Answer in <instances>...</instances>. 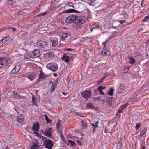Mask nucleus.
I'll return each mask as SVG.
<instances>
[{
	"label": "nucleus",
	"instance_id": "obj_1",
	"mask_svg": "<svg viewBox=\"0 0 149 149\" xmlns=\"http://www.w3.org/2000/svg\"><path fill=\"white\" fill-rule=\"evenodd\" d=\"M86 19L84 17H80L74 15H70L68 16L65 19V22L68 24L73 23H75L76 25L80 26L81 24L84 23L86 21Z\"/></svg>",
	"mask_w": 149,
	"mask_h": 149
},
{
	"label": "nucleus",
	"instance_id": "obj_2",
	"mask_svg": "<svg viewBox=\"0 0 149 149\" xmlns=\"http://www.w3.org/2000/svg\"><path fill=\"white\" fill-rule=\"evenodd\" d=\"M45 141L43 142V145L45 148L47 149H52L54 144L51 140L44 137Z\"/></svg>",
	"mask_w": 149,
	"mask_h": 149
},
{
	"label": "nucleus",
	"instance_id": "obj_3",
	"mask_svg": "<svg viewBox=\"0 0 149 149\" xmlns=\"http://www.w3.org/2000/svg\"><path fill=\"white\" fill-rule=\"evenodd\" d=\"M46 67L53 72L56 71L58 68V66L57 63L53 62L47 64L46 65Z\"/></svg>",
	"mask_w": 149,
	"mask_h": 149
},
{
	"label": "nucleus",
	"instance_id": "obj_4",
	"mask_svg": "<svg viewBox=\"0 0 149 149\" xmlns=\"http://www.w3.org/2000/svg\"><path fill=\"white\" fill-rule=\"evenodd\" d=\"M8 63V61L6 59L0 57V68L6 66Z\"/></svg>",
	"mask_w": 149,
	"mask_h": 149
},
{
	"label": "nucleus",
	"instance_id": "obj_5",
	"mask_svg": "<svg viewBox=\"0 0 149 149\" xmlns=\"http://www.w3.org/2000/svg\"><path fill=\"white\" fill-rule=\"evenodd\" d=\"M20 65L19 63H16L13 69L11 71V73L14 74L19 72L20 70Z\"/></svg>",
	"mask_w": 149,
	"mask_h": 149
},
{
	"label": "nucleus",
	"instance_id": "obj_6",
	"mask_svg": "<svg viewBox=\"0 0 149 149\" xmlns=\"http://www.w3.org/2000/svg\"><path fill=\"white\" fill-rule=\"evenodd\" d=\"M126 88L125 84H121L118 87L117 91L119 93H123L125 91Z\"/></svg>",
	"mask_w": 149,
	"mask_h": 149
},
{
	"label": "nucleus",
	"instance_id": "obj_7",
	"mask_svg": "<svg viewBox=\"0 0 149 149\" xmlns=\"http://www.w3.org/2000/svg\"><path fill=\"white\" fill-rule=\"evenodd\" d=\"M81 95L84 98L87 99L90 98L91 93L90 91L85 90L81 93Z\"/></svg>",
	"mask_w": 149,
	"mask_h": 149
},
{
	"label": "nucleus",
	"instance_id": "obj_8",
	"mask_svg": "<svg viewBox=\"0 0 149 149\" xmlns=\"http://www.w3.org/2000/svg\"><path fill=\"white\" fill-rule=\"evenodd\" d=\"M37 45L41 48H44L47 46V42L42 40H38L37 42Z\"/></svg>",
	"mask_w": 149,
	"mask_h": 149
},
{
	"label": "nucleus",
	"instance_id": "obj_9",
	"mask_svg": "<svg viewBox=\"0 0 149 149\" xmlns=\"http://www.w3.org/2000/svg\"><path fill=\"white\" fill-rule=\"evenodd\" d=\"M68 55V54H64L61 58L62 60L65 63L69 62L70 59L71 58V57Z\"/></svg>",
	"mask_w": 149,
	"mask_h": 149
},
{
	"label": "nucleus",
	"instance_id": "obj_10",
	"mask_svg": "<svg viewBox=\"0 0 149 149\" xmlns=\"http://www.w3.org/2000/svg\"><path fill=\"white\" fill-rule=\"evenodd\" d=\"M101 54L104 56H108L111 55V52L108 49H104L101 52Z\"/></svg>",
	"mask_w": 149,
	"mask_h": 149
},
{
	"label": "nucleus",
	"instance_id": "obj_11",
	"mask_svg": "<svg viewBox=\"0 0 149 149\" xmlns=\"http://www.w3.org/2000/svg\"><path fill=\"white\" fill-rule=\"evenodd\" d=\"M32 130L35 132H38L39 130V122H37L33 124L32 127Z\"/></svg>",
	"mask_w": 149,
	"mask_h": 149
},
{
	"label": "nucleus",
	"instance_id": "obj_12",
	"mask_svg": "<svg viewBox=\"0 0 149 149\" xmlns=\"http://www.w3.org/2000/svg\"><path fill=\"white\" fill-rule=\"evenodd\" d=\"M50 40L52 42V45L53 47L56 46L58 44V39L56 37H52L51 38Z\"/></svg>",
	"mask_w": 149,
	"mask_h": 149
},
{
	"label": "nucleus",
	"instance_id": "obj_13",
	"mask_svg": "<svg viewBox=\"0 0 149 149\" xmlns=\"http://www.w3.org/2000/svg\"><path fill=\"white\" fill-rule=\"evenodd\" d=\"M47 75L44 73L42 71H40L39 74L38 80H40L44 79L45 78H47Z\"/></svg>",
	"mask_w": 149,
	"mask_h": 149
},
{
	"label": "nucleus",
	"instance_id": "obj_14",
	"mask_svg": "<svg viewBox=\"0 0 149 149\" xmlns=\"http://www.w3.org/2000/svg\"><path fill=\"white\" fill-rule=\"evenodd\" d=\"M24 120V114H22L19 115L17 117V121L18 122L21 123L23 122Z\"/></svg>",
	"mask_w": 149,
	"mask_h": 149
},
{
	"label": "nucleus",
	"instance_id": "obj_15",
	"mask_svg": "<svg viewBox=\"0 0 149 149\" xmlns=\"http://www.w3.org/2000/svg\"><path fill=\"white\" fill-rule=\"evenodd\" d=\"M65 143L70 146L75 147L76 144L75 142L72 140H68L65 142Z\"/></svg>",
	"mask_w": 149,
	"mask_h": 149
},
{
	"label": "nucleus",
	"instance_id": "obj_16",
	"mask_svg": "<svg viewBox=\"0 0 149 149\" xmlns=\"http://www.w3.org/2000/svg\"><path fill=\"white\" fill-rule=\"evenodd\" d=\"M58 81H55L52 84L51 88L50 91L53 92L55 89V88L57 85Z\"/></svg>",
	"mask_w": 149,
	"mask_h": 149
},
{
	"label": "nucleus",
	"instance_id": "obj_17",
	"mask_svg": "<svg viewBox=\"0 0 149 149\" xmlns=\"http://www.w3.org/2000/svg\"><path fill=\"white\" fill-rule=\"evenodd\" d=\"M32 53L34 56L38 57L40 54V51L37 49L34 50Z\"/></svg>",
	"mask_w": 149,
	"mask_h": 149
},
{
	"label": "nucleus",
	"instance_id": "obj_18",
	"mask_svg": "<svg viewBox=\"0 0 149 149\" xmlns=\"http://www.w3.org/2000/svg\"><path fill=\"white\" fill-rule=\"evenodd\" d=\"M31 55L28 52H26L24 54V59H28L31 58Z\"/></svg>",
	"mask_w": 149,
	"mask_h": 149
},
{
	"label": "nucleus",
	"instance_id": "obj_19",
	"mask_svg": "<svg viewBox=\"0 0 149 149\" xmlns=\"http://www.w3.org/2000/svg\"><path fill=\"white\" fill-rule=\"evenodd\" d=\"M52 130L51 128H49L47 130L46 132V136L49 137L51 136Z\"/></svg>",
	"mask_w": 149,
	"mask_h": 149
},
{
	"label": "nucleus",
	"instance_id": "obj_20",
	"mask_svg": "<svg viewBox=\"0 0 149 149\" xmlns=\"http://www.w3.org/2000/svg\"><path fill=\"white\" fill-rule=\"evenodd\" d=\"M69 33H63L61 36L62 40H64L66 38H67L69 35Z\"/></svg>",
	"mask_w": 149,
	"mask_h": 149
},
{
	"label": "nucleus",
	"instance_id": "obj_21",
	"mask_svg": "<svg viewBox=\"0 0 149 149\" xmlns=\"http://www.w3.org/2000/svg\"><path fill=\"white\" fill-rule=\"evenodd\" d=\"M81 125L82 127L84 129H86L87 125L86 122L85 121H82L81 123Z\"/></svg>",
	"mask_w": 149,
	"mask_h": 149
},
{
	"label": "nucleus",
	"instance_id": "obj_22",
	"mask_svg": "<svg viewBox=\"0 0 149 149\" xmlns=\"http://www.w3.org/2000/svg\"><path fill=\"white\" fill-rule=\"evenodd\" d=\"M84 57L86 59H88L89 57V55L87 53L86 51L84 50L83 52Z\"/></svg>",
	"mask_w": 149,
	"mask_h": 149
},
{
	"label": "nucleus",
	"instance_id": "obj_23",
	"mask_svg": "<svg viewBox=\"0 0 149 149\" xmlns=\"http://www.w3.org/2000/svg\"><path fill=\"white\" fill-rule=\"evenodd\" d=\"M136 126L135 128L136 130H138L140 129L141 127V122H138L136 123Z\"/></svg>",
	"mask_w": 149,
	"mask_h": 149
},
{
	"label": "nucleus",
	"instance_id": "obj_24",
	"mask_svg": "<svg viewBox=\"0 0 149 149\" xmlns=\"http://www.w3.org/2000/svg\"><path fill=\"white\" fill-rule=\"evenodd\" d=\"M54 54L52 52H50L46 54L45 56L49 58L52 57L54 56Z\"/></svg>",
	"mask_w": 149,
	"mask_h": 149
},
{
	"label": "nucleus",
	"instance_id": "obj_25",
	"mask_svg": "<svg viewBox=\"0 0 149 149\" xmlns=\"http://www.w3.org/2000/svg\"><path fill=\"white\" fill-rule=\"evenodd\" d=\"M99 26V24L96 25L95 24H93L91 26L90 28L91 31H92L93 29L97 28Z\"/></svg>",
	"mask_w": 149,
	"mask_h": 149
},
{
	"label": "nucleus",
	"instance_id": "obj_26",
	"mask_svg": "<svg viewBox=\"0 0 149 149\" xmlns=\"http://www.w3.org/2000/svg\"><path fill=\"white\" fill-rule=\"evenodd\" d=\"M26 77L31 81H32L34 79V75L32 74L28 75Z\"/></svg>",
	"mask_w": 149,
	"mask_h": 149
},
{
	"label": "nucleus",
	"instance_id": "obj_27",
	"mask_svg": "<svg viewBox=\"0 0 149 149\" xmlns=\"http://www.w3.org/2000/svg\"><path fill=\"white\" fill-rule=\"evenodd\" d=\"M102 86H100L98 88L97 90L99 91L100 93L102 95H104V93L102 91Z\"/></svg>",
	"mask_w": 149,
	"mask_h": 149
},
{
	"label": "nucleus",
	"instance_id": "obj_28",
	"mask_svg": "<svg viewBox=\"0 0 149 149\" xmlns=\"http://www.w3.org/2000/svg\"><path fill=\"white\" fill-rule=\"evenodd\" d=\"M129 60V63L131 64H134L136 62L135 59L132 57H130Z\"/></svg>",
	"mask_w": 149,
	"mask_h": 149
},
{
	"label": "nucleus",
	"instance_id": "obj_29",
	"mask_svg": "<svg viewBox=\"0 0 149 149\" xmlns=\"http://www.w3.org/2000/svg\"><path fill=\"white\" fill-rule=\"evenodd\" d=\"M114 89L112 88L110 89V90L108 92V94L109 95L112 96L113 95Z\"/></svg>",
	"mask_w": 149,
	"mask_h": 149
},
{
	"label": "nucleus",
	"instance_id": "obj_30",
	"mask_svg": "<svg viewBox=\"0 0 149 149\" xmlns=\"http://www.w3.org/2000/svg\"><path fill=\"white\" fill-rule=\"evenodd\" d=\"M39 145L37 144L33 143V144L30 147L32 149H37L38 147H39Z\"/></svg>",
	"mask_w": 149,
	"mask_h": 149
},
{
	"label": "nucleus",
	"instance_id": "obj_31",
	"mask_svg": "<svg viewBox=\"0 0 149 149\" xmlns=\"http://www.w3.org/2000/svg\"><path fill=\"white\" fill-rule=\"evenodd\" d=\"M147 131V128H145L143 130L141 131L140 133V135L142 137L146 133Z\"/></svg>",
	"mask_w": 149,
	"mask_h": 149
},
{
	"label": "nucleus",
	"instance_id": "obj_32",
	"mask_svg": "<svg viewBox=\"0 0 149 149\" xmlns=\"http://www.w3.org/2000/svg\"><path fill=\"white\" fill-rule=\"evenodd\" d=\"M74 10L72 9H69L68 10H65L63 11L64 13H72L74 12Z\"/></svg>",
	"mask_w": 149,
	"mask_h": 149
},
{
	"label": "nucleus",
	"instance_id": "obj_33",
	"mask_svg": "<svg viewBox=\"0 0 149 149\" xmlns=\"http://www.w3.org/2000/svg\"><path fill=\"white\" fill-rule=\"evenodd\" d=\"M44 116L45 118V119L47 123H50L52 122V120L49 119L48 118L46 114L45 115H44Z\"/></svg>",
	"mask_w": 149,
	"mask_h": 149
},
{
	"label": "nucleus",
	"instance_id": "obj_34",
	"mask_svg": "<svg viewBox=\"0 0 149 149\" xmlns=\"http://www.w3.org/2000/svg\"><path fill=\"white\" fill-rule=\"evenodd\" d=\"M86 107L91 109H93L94 108V105L91 103L87 104L86 105Z\"/></svg>",
	"mask_w": 149,
	"mask_h": 149
},
{
	"label": "nucleus",
	"instance_id": "obj_35",
	"mask_svg": "<svg viewBox=\"0 0 149 149\" xmlns=\"http://www.w3.org/2000/svg\"><path fill=\"white\" fill-rule=\"evenodd\" d=\"M1 42L2 43V44L3 45L6 42L7 40V38H4L1 40Z\"/></svg>",
	"mask_w": 149,
	"mask_h": 149
},
{
	"label": "nucleus",
	"instance_id": "obj_36",
	"mask_svg": "<svg viewBox=\"0 0 149 149\" xmlns=\"http://www.w3.org/2000/svg\"><path fill=\"white\" fill-rule=\"evenodd\" d=\"M60 136L62 140L63 141H65V139L64 136L62 133L61 132L60 134Z\"/></svg>",
	"mask_w": 149,
	"mask_h": 149
},
{
	"label": "nucleus",
	"instance_id": "obj_37",
	"mask_svg": "<svg viewBox=\"0 0 149 149\" xmlns=\"http://www.w3.org/2000/svg\"><path fill=\"white\" fill-rule=\"evenodd\" d=\"M98 123H99V122L98 121H96L95 124H94V123H92L91 124V125L92 126H94L95 127L98 128Z\"/></svg>",
	"mask_w": 149,
	"mask_h": 149
},
{
	"label": "nucleus",
	"instance_id": "obj_38",
	"mask_svg": "<svg viewBox=\"0 0 149 149\" xmlns=\"http://www.w3.org/2000/svg\"><path fill=\"white\" fill-rule=\"evenodd\" d=\"M96 100H102L103 101V103H104L105 102V100L103 99H102L101 97L100 96H98L97 97L95 98V100L96 101Z\"/></svg>",
	"mask_w": 149,
	"mask_h": 149
},
{
	"label": "nucleus",
	"instance_id": "obj_39",
	"mask_svg": "<svg viewBox=\"0 0 149 149\" xmlns=\"http://www.w3.org/2000/svg\"><path fill=\"white\" fill-rule=\"evenodd\" d=\"M8 3L9 5H11L14 3V1L13 0H10L8 1Z\"/></svg>",
	"mask_w": 149,
	"mask_h": 149
},
{
	"label": "nucleus",
	"instance_id": "obj_40",
	"mask_svg": "<svg viewBox=\"0 0 149 149\" xmlns=\"http://www.w3.org/2000/svg\"><path fill=\"white\" fill-rule=\"evenodd\" d=\"M129 105L128 103H126L125 104H124L121 107H122V108L123 109H125V108H126Z\"/></svg>",
	"mask_w": 149,
	"mask_h": 149
},
{
	"label": "nucleus",
	"instance_id": "obj_41",
	"mask_svg": "<svg viewBox=\"0 0 149 149\" xmlns=\"http://www.w3.org/2000/svg\"><path fill=\"white\" fill-rule=\"evenodd\" d=\"M13 95L14 97H16L17 96V92L16 91H14L13 93Z\"/></svg>",
	"mask_w": 149,
	"mask_h": 149
},
{
	"label": "nucleus",
	"instance_id": "obj_42",
	"mask_svg": "<svg viewBox=\"0 0 149 149\" xmlns=\"http://www.w3.org/2000/svg\"><path fill=\"white\" fill-rule=\"evenodd\" d=\"M84 41H86V42H88L89 41L91 42V39L90 38L86 37L84 39Z\"/></svg>",
	"mask_w": 149,
	"mask_h": 149
},
{
	"label": "nucleus",
	"instance_id": "obj_43",
	"mask_svg": "<svg viewBox=\"0 0 149 149\" xmlns=\"http://www.w3.org/2000/svg\"><path fill=\"white\" fill-rule=\"evenodd\" d=\"M149 19V15H147L144 18L143 20V22L146 21Z\"/></svg>",
	"mask_w": 149,
	"mask_h": 149
},
{
	"label": "nucleus",
	"instance_id": "obj_44",
	"mask_svg": "<svg viewBox=\"0 0 149 149\" xmlns=\"http://www.w3.org/2000/svg\"><path fill=\"white\" fill-rule=\"evenodd\" d=\"M105 77H104L102 78L100 81H99L98 82V84L99 85L101 83H102L103 81V80L105 79Z\"/></svg>",
	"mask_w": 149,
	"mask_h": 149
},
{
	"label": "nucleus",
	"instance_id": "obj_45",
	"mask_svg": "<svg viewBox=\"0 0 149 149\" xmlns=\"http://www.w3.org/2000/svg\"><path fill=\"white\" fill-rule=\"evenodd\" d=\"M86 3V2L83 0H81L79 2V4H82L83 5H85Z\"/></svg>",
	"mask_w": 149,
	"mask_h": 149
},
{
	"label": "nucleus",
	"instance_id": "obj_46",
	"mask_svg": "<svg viewBox=\"0 0 149 149\" xmlns=\"http://www.w3.org/2000/svg\"><path fill=\"white\" fill-rule=\"evenodd\" d=\"M77 142L78 145L79 146H82L83 145V144L81 143L80 140H77Z\"/></svg>",
	"mask_w": 149,
	"mask_h": 149
},
{
	"label": "nucleus",
	"instance_id": "obj_47",
	"mask_svg": "<svg viewBox=\"0 0 149 149\" xmlns=\"http://www.w3.org/2000/svg\"><path fill=\"white\" fill-rule=\"evenodd\" d=\"M123 110V109L122 108V107H120L118 110V112L119 113H121L122 112V110Z\"/></svg>",
	"mask_w": 149,
	"mask_h": 149
},
{
	"label": "nucleus",
	"instance_id": "obj_48",
	"mask_svg": "<svg viewBox=\"0 0 149 149\" xmlns=\"http://www.w3.org/2000/svg\"><path fill=\"white\" fill-rule=\"evenodd\" d=\"M107 40H106L105 42H104L102 43V45L103 46L104 48L106 47L107 45Z\"/></svg>",
	"mask_w": 149,
	"mask_h": 149
},
{
	"label": "nucleus",
	"instance_id": "obj_49",
	"mask_svg": "<svg viewBox=\"0 0 149 149\" xmlns=\"http://www.w3.org/2000/svg\"><path fill=\"white\" fill-rule=\"evenodd\" d=\"M135 54L136 56H140L141 54V53L139 52H136Z\"/></svg>",
	"mask_w": 149,
	"mask_h": 149
},
{
	"label": "nucleus",
	"instance_id": "obj_50",
	"mask_svg": "<svg viewBox=\"0 0 149 149\" xmlns=\"http://www.w3.org/2000/svg\"><path fill=\"white\" fill-rule=\"evenodd\" d=\"M121 24H123L124 23L126 22V21L124 20H120L118 21Z\"/></svg>",
	"mask_w": 149,
	"mask_h": 149
},
{
	"label": "nucleus",
	"instance_id": "obj_51",
	"mask_svg": "<svg viewBox=\"0 0 149 149\" xmlns=\"http://www.w3.org/2000/svg\"><path fill=\"white\" fill-rule=\"evenodd\" d=\"M32 101L33 102H35V97L34 96H32Z\"/></svg>",
	"mask_w": 149,
	"mask_h": 149
},
{
	"label": "nucleus",
	"instance_id": "obj_52",
	"mask_svg": "<svg viewBox=\"0 0 149 149\" xmlns=\"http://www.w3.org/2000/svg\"><path fill=\"white\" fill-rule=\"evenodd\" d=\"M34 141L35 142L34 143L37 144L38 145L39 143V142L37 139H35Z\"/></svg>",
	"mask_w": 149,
	"mask_h": 149
},
{
	"label": "nucleus",
	"instance_id": "obj_53",
	"mask_svg": "<svg viewBox=\"0 0 149 149\" xmlns=\"http://www.w3.org/2000/svg\"><path fill=\"white\" fill-rule=\"evenodd\" d=\"M10 29L14 32L16 30V29L15 27L10 28Z\"/></svg>",
	"mask_w": 149,
	"mask_h": 149
},
{
	"label": "nucleus",
	"instance_id": "obj_54",
	"mask_svg": "<svg viewBox=\"0 0 149 149\" xmlns=\"http://www.w3.org/2000/svg\"><path fill=\"white\" fill-rule=\"evenodd\" d=\"M47 12H45L44 13H42L41 15L42 16H44L45 15H46L47 14Z\"/></svg>",
	"mask_w": 149,
	"mask_h": 149
},
{
	"label": "nucleus",
	"instance_id": "obj_55",
	"mask_svg": "<svg viewBox=\"0 0 149 149\" xmlns=\"http://www.w3.org/2000/svg\"><path fill=\"white\" fill-rule=\"evenodd\" d=\"M59 126H60V125L59 123H57L56 124V126L57 127V129L59 127Z\"/></svg>",
	"mask_w": 149,
	"mask_h": 149
},
{
	"label": "nucleus",
	"instance_id": "obj_56",
	"mask_svg": "<svg viewBox=\"0 0 149 149\" xmlns=\"http://www.w3.org/2000/svg\"><path fill=\"white\" fill-rule=\"evenodd\" d=\"M93 132H95L96 131V129H95V127H93Z\"/></svg>",
	"mask_w": 149,
	"mask_h": 149
},
{
	"label": "nucleus",
	"instance_id": "obj_57",
	"mask_svg": "<svg viewBox=\"0 0 149 149\" xmlns=\"http://www.w3.org/2000/svg\"><path fill=\"white\" fill-rule=\"evenodd\" d=\"M142 149H146V147L144 145H142Z\"/></svg>",
	"mask_w": 149,
	"mask_h": 149
},
{
	"label": "nucleus",
	"instance_id": "obj_58",
	"mask_svg": "<svg viewBox=\"0 0 149 149\" xmlns=\"http://www.w3.org/2000/svg\"><path fill=\"white\" fill-rule=\"evenodd\" d=\"M53 76H55V77H57V73H54L53 74Z\"/></svg>",
	"mask_w": 149,
	"mask_h": 149
},
{
	"label": "nucleus",
	"instance_id": "obj_59",
	"mask_svg": "<svg viewBox=\"0 0 149 149\" xmlns=\"http://www.w3.org/2000/svg\"><path fill=\"white\" fill-rule=\"evenodd\" d=\"M144 2H143V1H142L141 2V6L142 7H143V4Z\"/></svg>",
	"mask_w": 149,
	"mask_h": 149
},
{
	"label": "nucleus",
	"instance_id": "obj_60",
	"mask_svg": "<svg viewBox=\"0 0 149 149\" xmlns=\"http://www.w3.org/2000/svg\"><path fill=\"white\" fill-rule=\"evenodd\" d=\"M62 94L64 95H67V94H66L65 93H64V92H62Z\"/></svg>",
	"mask_w": 149,
	"mask_h": 149
},
{
	"label": "nucleus",
	"instance_id": "obj_61",
	"mask_svg": "<svg viewBox=\"0 0 149 149\" xmlns=\"http://www.w3.org/2000/svg\"><path fill=\"white\" fill-rule=\"evenodd\" d=\"M2 117V115L1 113L0 112V118H1Z\"/></svg>",
	"mask_w": 149,
	"mask_h": 149
},
{
	"label": "nucleus",
	"instance_id": "obj_62",
	"mask_svg": "<svg viewBox=\"0 0 149 149\" xmlns=\"http://www.w3.org/2000/svg\"><path fill=\"white\" fill-rule=\"evenodd\" d=\"M66 50L67 51H71V48H68Z\"/></svg>",
	"mask_w": 149,
	"mask_h": 149
},
{
	"label": "nucleus",
	"instance_id": "obj_63",
	"mask_svg": "<svg viewBox=\"0 0 149 149\" xmlns=\"http://www.w3.org/2000/svg\"><path fill=\"white\" fill-rule=\"evenodd\" d=\"M106 88V87L104 86V87H102V89H105Z\"/></svg>",
	"mask_w": 149,
	"mask_h": 149
},
{
	"label": "nucleus",
	"instance_id": "obj_64",
	"mask_svg": "<svg viewBox=\"0 0 149 149\" xmlns=\"http://www.w3.org/2000/svg\"><path fill=\"white\" fill-rule=\"evenodd\" d=\"M18 98H21V96L20 95H18L17 96Z\"/></svg>",
	"mask_w": 149,
	"mask_h": 149
}]
</instances>
